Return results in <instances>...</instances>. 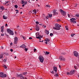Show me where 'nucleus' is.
<instances>
[{
  "label": "nucleus",
  "mask_w": 79,
  "mask_h": 79,
  "mask_svg": "<svg viewBox=\"0 0 79 79\" xmlns=\"http://www.w3.org/2000/svg\"><path fill=\"white\" fill-rule=\"evenodd\" d=\"M39 26H38V25H36V31H39Z\"/></svg>",
  "instance_id": "nucleus-12"
},
{
  "label": "nucleus",
  "mask_w": 79,
  "mask_h": 79,
  "mask_svg": "<svg viewBox=\"0 0 79 79\" xmlns=\"http://www.w3.org/2000/svg\"><path fill=\"white\" fill-rule=\"evenodd\" d=\"M6 36L7 37V38H8V35H6Z\"/></svg>",
  "instance_id": "nucleus-54"
},
{
  "label": "nucleus",
  "mask_w": 79,
  "mask_h": 79,
  "mask_svg": "<svg viewBox=\"0 0 79 79\" xmlns=\"http://www.w3.org/2000/svg\"><path fill=\"white\" fill-rule=\"evenodd\" d=\"M74 56H76V57H77L78 56V53H77V52L76 51H75L74 52Z\"/></svg>",
  "instance_id": "nucleus-7"
},
{
  "label": "nucleus",
  "mask_w": 79,
  "mask_h": 79,
  "mask_svg": "<svg viewBox=\"0 0 79 79\" xmlns=\"http://www.w3.org/2000/svg\"><path fill=\"white\" fill-rule=\"evenodd\" d=\"M46 27H47L46 26H44V27H45V28H46Z\"/></svg>",
  "instance_id": "nucleus-63"
},
{
  "label": "nucleus",
  "mask_w": 79,
  "mask_h": 79,
  "mask_svg": "<svg viewBox=\"0 0 79 79\" xmlns=\"http://www.w3.org/2000/svg\"><path fill=\"white\" fill-rule=\"evenodd\" d=\"M35 35L36 37H38V36H39L40 35H39V32L36 33L35 34Z\"/></svg>",
  "instance_id": "nucleus-18"
},
{
  "label": "nucleus",
  "mask_w": 79,
  "mask_h": 79,
  "mask_svg": "<svg viewBox=\"0 0 79 79\" xmlns=\"http://www.w3.org/2000/svg\"><path fill=\"white\" fill-rule=\"evenodd\" d=\"M3 19H7V17L5 15H4L3 16Z\"/></svg>",
  "instance_id": "nucleus-21"
},
{
  "label": "nucleus",
  "mask_w": 79,
  "mask_h": 79,
  "mask_svg": "<svg viewBox=\"0 0 79 79\" xmlns=\"http://www.w3.org/2000/svg\"><path fill=\"white\" fill-rule=\"evenodd\" d=\"M1 10H4V7L3 6H2V7H0Z\"/></svg>",
  "instance_id": "nucleus-27"
},
{
  "label": "nucleus",
  "mask_w": 79,
  "mask_h": 79,
  "mask_svg": "<svg viewBox=\"0 0 79 79\" xmlns=\"http://www.w3.org/2000/svg\"><path fill=\"white\" fill-rule=\"evenodd\" d=\"M48 18H49L48 16H46V19H48Z\"/></svg>",
  "instance_id": "nucleus-52"
},
{
  "label": "nucleus",
  "mask_w": 79,
  "mask_h": 79,
  "mask_svg": "<svg viewBox=\"0 0 79 79\" xmlns=\"http://www.w3.org/2000/svg\"><path fill=\"white\" fill-rule=\"evenodd\" d=\"M23 39L26 40V37L25 36H23Z\"/></svg>",
  "instance_id": "nucleus-31"
},
{
  "label": "nucleus",
  "mask_w": 79,
  "mask_h": 79,
  "mask_svg": "<svg viewBox=\"0 0 79 79\" xmlns=\"http://www.w3.org/2000/svg\"><path fill=\"white\" fill-rule=\"evenodd\" d=\"M18 41V37H15L14 38V43L15 44H17Z\"/></svg>",
  "instance_id": "nucleus-5"
},
{
  "label": "nucleus",
  "mask_w": 79,
  "mask_h": 79,
  "mask_svg": "<svg viewBox=\"0 0 79 79\" xmlns=\"http://www.w3.org/2000/svg\"><path fill=\"white\" fill-rule=\"evenodd\" d=\"M39 36H40V38L41 37L42 38V36H41L40 35Z\"/></svg>",
  "instance_id": "nucleus-59"
},
{
  "label": "nucleus",
  "mask_w": 79,
  "mask_h": 79,
  "mask_svg": "<svg viewBox=\"0 0 79 79\" xmlns=\"http://www.w3.org/2000/svg\"><path fill=\"white\" fill-rule=\"evenodd\" d=\"M3 61L4 62H6V60H5V59H4Z\"/></svg>",
  "instance_id": "nucleus-47"
},
{
  "label": "nucleus",
  "mask_w": 79,
  "mask_h": 79,
  "mask_svg": "<svg viewBox=\"0 0 79 79\" xmlns=\"http://www.w3.org/2000/svg\"><path fill=\"white\" fill-rule=\"evenodd\" d=\"M46 6L48 7V8H50V6L49 5H46Z\"/></svg>",
  "instance_id": "nucleus-29"
},
{
  "label": "nucleus",
  "mask_w": 79,
  "mask_h": 79,
  "mask_svg": "<svg viewBox=\"0 0 79 79\" xmlns=\"http://www.w3.org/2000/svg\"><path fill=\"white\" fill-rule=\"evenodd\" d=\"M60 11L62 15L64 16V17H66V13L65 11H64V10L61 9L60 10Z\"/></svg>",
  "instance_id": "nucleus-3"
},
{
  "label": "nucleus",
  "mask_w": 79,
  "mask_h": 79,
  "mask_svg": "<svg viewBox=\"0 0 79 79\" xmlns=\"http://www.w3.org/2000/svg\"><path fill=\"white\" fill-rule=\"evenodd\" d=\"M9 2L8 1H6L5 3H4V4L5 5H6V3H8Z\"/></svg>",
  "instance_id": "nucleus-38"
},
{
  "label": "nucleus",
  "mask_w": 79,
  "mask_h": 79,
  "mask_svg": "<svg viewBox=\"0 0 79 79\" xmlns=\"http://www.w3.org/2000/svg\"><path fill=\"white\" fill-rule=\"evenodd\" d=\"M7 76L6 74H4L3 73L1 72L0 73V77H1L5 78Z\"/></svg>",
  "instance_id": "nucleus-2"
},
{
  "label": "nucleus",
  "mask_w": 79,
  "mask_h": 79,
  "mask_svg": "<svg viewBox=\"0 0 79 79\" xmlns=\"http://www.w3.org/2000/svg\"><path fill=\"white\" fill-rule=\"evenodd\" d=\"M71 23H73V24H76V21H70Z\"/></svg>",
  "instance_id": "nucleus-26"
},
{
  "label": "nucleus",
  "mask_w": 79,
  "mask_h": 79,
  "mask_svg": "<svg viewBox=\"0 0 79 79\" xmlns=\"http://www.w3.org/2000/svg\"><path fill=\"white\" fill-rule=\"evenodd\" d=\"M54 76L55 77H58V76H59L58 74H54Z\"/></svg>",
  "instance_id": "nucleus-24"
},
{
  "label": "nucleus",
  "mask_w": 79,
  "mask_h": 79,
  "mask_svg": "<svg viewBox=\"0 0 79 79\" xmlns=\"http://www.w3.org/2000/svg\"><path fill=\"white\" fill-rule=\"evenodd\" d=\"M45 40L46 42H49L50 41V39L48 38H46L45 39Z\"/></svg>",
  "instance_id": "nucleus-20"
},
{
  "label": "nucleus",
  "mask_w": 79,
  "mask_h": 79,
  "mask_svg": "<svg viewBox=\"0 0 79 79\" xmlns=\"http://www.w3.org/2000/svg\"><path fill=\"white\" fill-rule=\"evenodd\" d=\"M74 68L76 69H77V67L76 66H74Z\"/></svg>",
  "instance_id": "nucleus-37"
},
{
  "label": "nucleus",
  "mask_w": 79,
  "mask_h": 79,
  "mask_svg": "<svg viewBox=\"0 0 79 79\" xmlns=\"http://www.w3.org/2000/svg\"><path fill=\"white\" fill-rule=\"evenodd\" d=\"M22 4H24V5H27V2L23 1V0H22Z\"/></svg>",
  "instance_id": "nucleus-10"
},
{
  "label": "nucleus",
  "mask_w": 79,
  "mask_h": 79,
  "mask_svg": "<svg viewBox=\"0 0 79 79\" xmlns=\"http://www.w3.org/2000/svg\"><path fill=\"white\" fill-rule=\"evenodd\" d=\"M54 71L56 72H57V68H56V67H54Z\"/></svg>",
  "instance_id": "nucleus-15"
},
{
  "label": "nucleus",
  "mask_w": 79,
  "mask_h": 79,
  "mask_svg": "<svg viewBox=\"0 0 79 79\" xmlns=\"http://www.w3.org/2000/svg\"><path fill=\"white\" fill-rule=\"evenodd\" d=\"M76 16H77V17H79V14H76Z\"/></svg>",
  "instance_id": "nucleus-42"
},
{
  "label": "nucleus",
  "mask_w": 79,
  "mask_h": 79,
  "mask_svg": "<svg viewBox=\"0 0 79 79\" xmlns=\"http://www.w3.org/2000/svg\"><path fill=\"white\" fill-rule=\"evenodd\" d=\"M10 51H11L12 52H13V49H10Z\"/></svg>",
  "instance_id": "nucleus-45"
},
{
  "label": "nucleus",
  "mask_w": 79,
  "mask_h": 79,
  "mask_svg": "<svg viewBox=\"0 0 79 79\" xmlns=\"http://www.w3.org/2000/svg\"><path fill=\"white\" fill-rule=\"evenodd\" d=\"M68 17H69V15L68 14Z\"/></svg>",
  "instance_id": "nucleus-62"
},
{
  "label": "nucleus",
  "mask_w": 79,
  "mask_h": 79,
  "mask_svg": "<svg viewBox=\"0 0 79 79\" xmlns=\"http://www.w3.org/2000/svg\"><path fill=\"white\" fill-rule=\"evenodd\" d=\"M67 75H69V74H70V73L67 72Z\"/></svg>",
  "instance_id": "nucleus-43"
},
{
  "label": "nucleus",
  "mask_w": 79,
  "mask_h": 79,
  "mask_svg": "<svg viewBox=\"0 0 79 79\" xmlns=\"http://www.w3.org/2000/svg\"><path fill=\"white\" fill-rule=\"evenodd\" d=\"M58 15V13L56 12L55 13L53 14V16H55V15Z\"/></svg>",
  "instance_id": "nucleus-23"
},
{
  "label": "nucleus",
  "mask_w": 79,
  "mask_h": 79,
  "mask_svg": "<svg viewBox=\"0 0 79 79\" xmlns=\"http://www.w3.org/2000/svg\"><path fill=\"white\" fill-rule=\"evenodd\" d=\"M52 74H54V73H53V71H52Z\"/></svg>",
  "instance_id": "nucleus-60"
},
{
  "label": "nucleus",
  "mask_w": 79,
  "mask_h": 79,
  "mask_svg": "<svg viewBox=\"0 0 79 79\" xmlns=\"http://www.w3.org/2000/svg\"><path fill=\"white\" fill-rule=\"evenodd\" d=\"M1 36H4V35H5V34H1Z\"/></svg>",
  "instance_id": "nucleus-44"
},
{
  "label": "nucleus",
  "mask_w": 79,
  "mask_h": 79,
  "mask_svg": "<svg viewBox=\"0 0 79 79\" xmlns=\"http://www.w3.org/2000/svg\"><path fill=\"white\" fill-rule=\"evenodd\" d=\"M5 55H6L7 56H8V55H9V54H8V53H5Z\"/></svg>",
  "instance_id": "nucleus-35"
},
{
  "label": "nucleus",
  "mask_w": 79,
  "mask_h": 79,
  "mask_svg": "<svg viewBox=\"0 0 79 79\" xmlns=\"http://www.w3.org/2000/svg\"><path fill=\"white\" fill-rule=\"evenodd\" d=\"M29 39H30L31 40L32 39V38L31 37H30L29 38Z\"/></svg>",
  "instance_id": "nucleus-49"
},
{
  "label": "nucleus",
  "mask_w": 79,
  "mask_h": 79,
  "mask_svg": "<svg viewBox=\"0 0 79 79\" xmlns=\"http://www.w3.org/2000/svg\"><path fill=\"white\" fill-rule=\"evenodd\" d=\"M62 55H65V54H66V53H64V52H62Z\"/></svg>",
  "instance_id": "nucleus-51"
},
{
  "label": "nucleus",
  "mask_w": 79,
  "mask_h": 79,
  "mask_svg": "<svg viewBox=\"0 0 79 79\" xmlns=\"http://www.w3.org/2000/svg\"><path fill=\"white\" fill-rule=\"evenodd\" d=\"M59 67L60 68H61V66L59 65Z\"/></svg>",
  "instance_id": "nucleus-61"
},
{
  "label": "nucleus",
  "mask_w": 79,
  "mask_h": 79,
  "mask_svg": "<svg viewBox=\"0 0 79 79\" xmlns=\"http://www.w3.org/2000/svg\"><path fill=\"white\" fill-rule=\"evenodd\" d=\"M26 74V72H24L23 73V75H25V74Z\"/></svg>",
  "instance_id": "nucleus-50"
},
{
  "label": "nucleus",
  "mask_w": 79,
  "mask_h": 79,
  "mask_svg": "<svg viewBox=\"0 0 79 79\" xmlns=\"http://www.w3.org/2000/svg\"><path fill=\"white\" fill-rule=\"evenodd\" d=\"M75 72V70H72L70 72V74H74V72Z\"/></svg>",
  "instance_id": "nucleus-8"
},
{
  "label": "nucleus",
  "mask_w": 79,
  "mask_h": 79,
  "mask_svg": "<svg viewBox=\"0 0 79 79\" xmlns=\"http://www.w3.org/2000/svg\"><path fill=\"white\" fill-rule=\"evenodd\" d=\"M74 35H75V34L73 33V34H71V37H73Z\"/></svg>",
  "instance_id": "nucleus-32"
},
{
  "label": "nucleus",
  "mask_w": 79,
  "mask_h": 79,
  "mask_svg": "<svg viewBox=\"0 0 79 79\" xmlns=\"http://www.w3.org/2000/svg\"><path fill=\"white\" fill-rule=\"evenodd\" d=\"M70 20L71 21H75L76 20V19L72 18L70 19Z\"/></svg>",
  "instance_id": "nucleus-22"
},
{
  "label": "nucleus",
  "mask_w": 79,
  "mask_h": 79,
  "mask_svg": "<svg viewBox=\"0 0 79 79\" xmlns=\"http://www.w3.org/2000/svg\"><path fill=\"white\" fill-rule=\"evenodd\" d=\"M55 26L56 27H57L58 28H60V27H61V25H59V24L58 23L55 24Z\"/></svg>",
  "instance_id": "nucleus-6"
},
{
  "label": "nucleus",
  "mask_w": 79,
  "mask_h": 79,
  "mask_svg": "<svg viewBox=\"0 0 79 79\" xmlns=\"http://www.w3.org/2000/svg\"><path fill=\"white\" fill-rule=\"evenodd\" d=\"M45 32L46 34H48V35L49 34V31L47 30H45Z\"/></svg>",
  "instance_id": "nucleus-11"
},
{
  "label": "nucleus",
  "mask_w": 79,
  "mask_h": 79,
  "mask_svg": "<svg viewBox=\"0 0 79 79\" xmlns=\"http://www.w3.org/2000/svg\"><path fill=\"white\" fill-rule=\"evenodd\" d=\"M15 8H18V5H15Z\"/></svg>",
  "instance_id": "nucleus-33"
},
{
  "label": "nucleus",
  "mask_w": 79,
  "mask_h": 79,
  "mask_svg": "<svg viewBox=\"0 0 79 79\" xmlns=\"http://www.w3.org/2000/svg\"><path fill=\"white\" fill-rule=\"evenodd\" d=\"M49 16V18H52V14H48Z\"/></svg>",
  "instance_id": "nucleus-28"
},
{
  "label": "nucleus",
  "mask_w": 79,
  "mask_h": 79,
  "mask_svg": "<svg viewBox=\"0 0 79 79\" xmlns=\"http://www.w3.org/2000/svg\"><path fill=\"white\" fill-rule=\"evenodd\" d=\"M3 67L5 68V69H6L7 68V66L5 64H4L3 65Z\"/></svg>",
  "instance_id": "nucleus-19"
},
{
  "label": "nucleus",
  "mask_w": 79,
  "mask_h": 79,
  "mask_svg": "<svg viewBox=\"0 0 79 79\" xmlns=\"http://www.w3.org/2000/svg\"><path fill=\"white\" fill-rule=\"evenodd\" d=\"M59 59L61 61H64V58L62 56H60Z\"/></svg>",
  "instance_id": "nucleus-9"
},
{
  "label": "nucleus",
  "mask_w": 79,
  "mask_h": 79,
  "mask_svg": "<svg viewBox=\"0 0 79 79\" xmlns=\"http://www.w3.org/2000/svg\"><path fill=\"white\" fill-rule=\"evenodd\" d=\"M3 57V54H1L0 55V58H2Z\"/></svg>",
  "instance_id": "nucleus-25"
},
{
  "label": "nucleus",
  "mask_w": 79,
  "mask_h": 79,
  "mask_svg": "<svg viewBox=\"0 0 79 79\" xmlns=\"http://www.w3.org/2000/svg\"><path fill=\"white\" fill-rule=\"evenodd\" d=\"M36 52V49L35 48L34 49V52Z\"/></svg>",
  "instance_id": "nucleus-48"
},
{
  "label": "nucleus",
  "mask_w": 79,
  "mask_h": 79,
  "mask_svg": "<svg viewBox=\"0 0 79 79\" xmlns=\"http://www.w3.org/2000/svg\"><path fill=\"white\" fill-rule=\"evenodd\" d=\"M33 13H36V10H34L33 11Z\"/></svg>",
  "instance_id": "nucleus-34"
},
{
  "label": "nucleus",
  "mask_w": 79,
  "mask_h": 79,
  "mask_svg": "<svg viewBox=\"0 0 79 79\" xmlns=\"http://www.w3.org/2000/svg\"><path fill=\"white\" fill-rule=\"evenodd\" d=\"M66 30H67V31H68V27H67V28H66Z\"/></svg>",
  "instance_id": "nucleus-57"
},
{
  "label": "nucleus",
  "mask_w": 79,
  "mask_h": 79,
  "mask_svg": "<svg viewBox=\"0 0 79 79\" xmlns=\"http://www.w3.org/2000/svg\"><path fill=\"white\" fill-rule=\"evenodd\" d=\"M45 44H48V42H47V41L45 42Z\"/></svg>",
  "instance_id": "nucleus-53"
},
{
  "label": "nucleus",
  "mask_w": 79,
  "mask_h": 79,
  "mask_svg": "<svg viewBox=\"0 0 79 79\" xmlns=\"http://www.w3.org/2000/svg\"><path fill=\"white\" fill-rule=\"evenodd\" d=\"M30 30H31V31H32V28L30 29Z\"/></svg>",
  "instance_id": "nucleus-64"
},
{
  "label": "nucleus",
  "mask_w": 79,
  "mask_h": 79,
  "mask_svg": "<svg viewBox=\"0 0 79 79\" xmlns=\"http://www.w3.org/2000/svg\"><path fill=\"white\" fill-rule=\"evenodd\" d=\"M53 29H55L56 30H60V28H57L55 27H53Z\"/></svg>",
  "instance_id": "nucleus-17"
},
{
  "label": "nucleus",
  "mask_w": 79,
  "mask_h": 79,
  "mask_svg": "<svg viewBox=\"0 0 79 79\" xmlns=\"http://www.w3.org/2000/svg\"><path fill=\"white\" fill-rule=\"evenodd\" d=\"M27 50H28V49H27V48H25V52H27Z\"/></svg>",
  "instance_id": "nucleus-40"
},
{
  "label": "nucleus",
  "mask_w": 79,
  "mask_h": 79,
  "mask_svg": "<svg viewBox=\"0 0 79 79\" xmlns=\"http://www.w3.org/2000/svg\"><path fill=\"white\" fill-rule=\"evenodd\" d=\"M15 11L17 12H19V10H15Z\"/></svg>",
  "instance_id": "nucleus-55"
},
{
  "label": "nucleus",
  "mask_w": 79,
  "mask_h": 79,
  "mask_svg": "<svg viewBox=\"0 0 79 79\" xmlns=\"http://www.w3.org/2000/svg\"><path fill=\"white\" fill-rule=\"evenodd\" d=\"M22 6H23V7H24V4H23L22 5Z\"/></svg>",
  "instance_id": "nucleus-58"
},
{
  "label": "nucleus",
  "mask_w": 79,
  "mask_h": 79,
  "mask_svg": "<svg viewBox=\"0 0 79 79\" xmlns=\"http://www.w3.org/2000/svg\"><path fill=\"white\" fill-rule=\"evenodd\" d=\"M56 12V10H54L53 11V14H54V13H55Z\"/></svg>",
  "instance_id": "nucleus-39"
},
{
  "label": "nucleus",
  "mask_w": 79,
  "mask_h": 79,
  "mask_svg": "<svg viewBox=\"0 0 79 79\" xmlns=\"http://www.w3.org/2000/svg\"><path fill=\"white\" fill-rule=\"evenodd\" d=\"M50 36H52V35H53V34L52 33H51L50 34Z\"/></svg>",
  "instance_id": "nucleus-36"
},
{
  "label": "nucleus",
  "mask_w": 79,
  "mask_h": 79,
  "mask_svg": "<svg viewBox=\"0 0 79 79\" xmlns=\"http://www.w3.org/2000/svg\"><path fill=\"white\" fill-rule=\"evenodd\" d=\"M19 77H20V79H24V77L22 76V75H19Z\"/></svg>",
  "instance_id": "nucleus-16"
},
{
  "label": "nucleus",
  "mask_w": 79,
  "mask_h": 79,
  "mask_svg": "<svg viewBox=\"0 0 79 79\" xmlns=\"http://www.w3.org/2000/svg\"><path fill=\"white\" fill-rule=\"evenodd\" d=\"M6 26V27H7V26H8V24H7V23H6V25H5Z\"/></svg>",
  "instance_id": "nucleus-56"
},
{
  "label": "nucleus",
  "mask_w": 79,
  "mask_h": 79,
  "mask_svg": "<svg viewBox=\"0 0 79 79\" xmlns=\"http://www.w3.org/2000/svg\"><path fill=\"white\" fill-rule=\"evenodd\" d=\"M37 39H40V36H36Z\"/></svg>",
  "instance_id": "nucleus-41"
},
{
  "label": "nucleus",
  "mask_w": 79,
  "mask_h": 79,
  "mask_svg": "<svg viewBox=\"0 0 79 79\" xmlns=\"http://www.w3.org/2000/svg\"><path fill=\"white\" fill-rule=\"evenodd\" d=\"M49 53H50V52H48L47 51H46L45 53L46 55V54H47V55H48V54H49Z\"/></svg>",
  "instance_id": "nucleus-30"
},
{
  "label": "nucleus",
  "mask_w": 79,
  "mask_h": 79,
  "mask_svg": "<svg viewBox=\"0 0 79 79\" xmlns=\"http://www.w3.org/2000/svg\"><path fill=\"white\" fill-rule=\"evenodd\" d=\"M4 29V27L2 26L1 27V32H3Z\"/></svg>",
  "instance_id": "nucleus-14"
},
{
  "label": "nucleus",
  "mask_w": 79,
  "mask_h": 79,
  "mask_svg": "<svg viewBox=\"0 0 79 79\" xmlns=\"http://www.w3.org/2000/svg\"><path fill=\"white\" fill-rule=\"evenodd\" d=\"M20 47H22V48H26V46H25V44H23V45L21 46Z\"/></svg>",
  "instance_id": "nucleus-13"
},
{
  "label": "nucleus",
  "mask_w": 79,
  "mask_h": 79,
  "mask_svg": "<svg viewBox=\"0 0 79 79\" xmlns=\"http://www.w3.org/2000/svg\"><path fill=\"white\" fill-rule=\"evenodd\" d=\"M39 58L40 61L41 63H43V62H44V57H43L42 56L40 55L39 56Z\"/></svg>",
  "instance_id": "nucleus-4"
},
{
  "label": "nucleus",
  "mask_w": 79,
  "mask_h": 79,
  "mask_svg": "<svg viewBox=\"0 0 79 79\" xmlns=\"http://www.w3.org/2000/svg\"><path fill=\"white\" fill-rule=\"evenodd\" d=\"M7 32L10 34V35H14V33L13 31L11 30L10 29H7L6 30Z\"/></svg>",
  "instance_id": "nucleus-1"
},
{
  "label": "nucleus",
  "mask_w": 79,
  "mask_h": 79,
  "mask_svg": "<svg viewBox=\"0 0 79 79\" xmlns=\"http://www.w3.org/2000/svg\"><path fill=\"white\" fill-rule=\"evenodd\" d=\"M36 24H39V22H36Z\"/></svg>",
  "instance_id": "nucleus-46"
}]
</instances>
